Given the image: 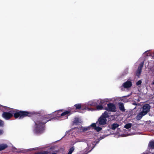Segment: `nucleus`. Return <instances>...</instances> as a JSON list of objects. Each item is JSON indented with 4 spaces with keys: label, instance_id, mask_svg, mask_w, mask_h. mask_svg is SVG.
<instances>
[{
    "label": "nucleus",
    "instance_id": "f257e3e1",
    "mask_svg": "<svg viewBox=\"0 0 154 154\" xmlns=\"http://www.w3.org/2000/svg\"><path fill=\"white\" fill-rule=\"evenodd\" d=\"M50 115H45L43 116H39L38 117L34 118L33 120L34 122L35 127L34 131L35 133L41 134L44 132L45 130V124L49 121L51 120L52 118H50Z\"/></svg>",
    "mask_w": 154,
    "mask_h": 154
},
{
    "label": "nucleus",
    "instance_id": "f03ea898",
    "mask_svg": "<svg viewBox=\"0 0 154 154\" xmlns=\"http://www.w3.org/2000/svg\"><path fill=\"white\" fill-rule=\"evenodd\" d=\"M13 114L9 112H4L2 114V116L4 119L8 120L13 116V114L15 119H21L26 116H32L35 114L34 112L26 111H19L17 109L13 111Z\"/></svg>",
    "mask_w": 154,
    "mask_h": 154
},
{
    "label": "nucleus",
    "instance_id": "7ed1b4c3",
    "mask_svg": "<svg viewBox=\"0 0 154 154\" xmlns=\"http://www.w3.org/2000/svg\"><path fill=\"white\" fill-rule=\"evenodd\" d=\"M107 107L104 108V109L106 110L109 111L115 112L116 111V107L115 105L112 103H109L107 104Z\"/></svg>",
    "mask_w": 154,
    "mask_h": 154
},
{
    "label": "nucleus",
    "instance_id": "20e7f679",
    "mask_svg": "<svg viewBox=\"0 0 154 154\" xmlns=\"http://www.w3.org/2000/svg\"><path fill=\"white\" fill-rule=\"evenodd\" d=\"M150 106L149 104H145L143 106V110L142 111L144 114H146L149 111Z\"/></svg>",
    "mask_w": 154,
    "mask_h": 154
},
{
    "label": "nucleus",
    "instance_id": "39448f33",
    "mask_svg": "<svg viewBox=\"0 0 154 154\" xmlns=\"http://www.w3.org/2000/svg\"><path fill=\"white\" fill-rule=\"evenodd\" d=\"M143 64L144 63L142 62L139 65L136 73V75L137 76H139L141 74Z\"/></svg>",
    "mask_w": 154,
    "mask_h": 154
},
{
    "label": "nucleus",
    "instance_id": "423d86ee",
    "mask_svg": "<svg viewBox=\"0 0 154 154\" xmlns=\"http://www.w3.org/2000/svg\"><path fill=\"white\" fill-rule=\"evenodd\" d=\"M101 116L99 118L98 122L100 125H104L106 124L107 119Z\"/></svg>",
    "mask_w": 154,
    "mask_h": 154
},
{
    "label": "nucleus",
    "instance_id": "0eeeda50",
    "mask_svg": "<svg viewBox=\"0 0 154 154\" xmlns=\"http://www.w3.org/2000/svg\"><path fill=\"white\" fill-rule=\"evenodd\" d=\"M132 85V83L130 81H127L124 83L123 86L125 88H128Z\"/></svg>",
    "mask_w": 154,
    "mask_h": 154
},
{
    "label": "nucleus",
    "instance_id": "6e6552de",
    "mask_svg": "<svg viewBox=\"0 0 154 154\" xmlns=\"http://www.w3.org/2000/svg\"><path fill=\"white\" fill-rule=\"evenodd\" d=\"M97 102L99 104H101L103 106V108H105V106L107 104V102L104 100H97Z\"/></svg>",
    "mask_w": 154,
    "mask_h": 154
},
{
    "label": "nucleus",
    "instance_id": "1a4fd4ad",
    "mask_svg": "<svg viewBox=\"0 0 154 154\" xmlns=\"http://www.w3.org/2000/svg\"><path fill=\"white\" fill-rule=\"evenodd\" d=\"M144 114L142 111L139 113L136 116V119L138 120H139L142 118L143 116H145Z\"/></svg>",
    "mask_w": 154,
    "mask_h": 154
},
{
    "label": "nucleus",
    "instance_id": "9d476101",
    "mask_svg": "<svg viewBox=\"0 0 154 154\" xmlns=\"http://www.w3.org/2000/svg\"><path fill=\"white\" fill-rule=\"evenodd\" d=\"M72 109H69L68 111H66L60 114H59V115H60V116H66L72 112Z\"/></svg>",
    "mask_w": 154,
    "mask_h": 154
},
{
    "label": "nucleus",
    "instance_id": "9b49d317",
    "mask_svg": "<svg viewBox=\"0 0 154 154\" xmlns=\"http://www.w3.org/2000/svg\"><path fill=\"white\" fill-rule=\"evenodd\" d=\"M119 106L120 110L122 112H124L125 111L124 108V105L123 103H120L119 104Z\"/></svg>",
    "mask_w": 154,
    "mask_h": 154
},
{
    "label": "nucleus",
    "instance_id": "f8f14e48",
    "mask_svg": "<svg viewBox=\"0 0 154 154\" xmlns=\"http://www.w3.org/2000/svg\"><path fill=\"white\" fill-rule=\"evenodd\" d=\"M119 126V124L117 123H114L112 125H111V128L113 130H114L116 128H117Z\"/></svg>",
    "mask_w": 154,
    "mask_h": 154
},
{
    "label": "nucleus",
    "instance_id": "ddd939ff",
    "mask_svg": "<svg viewBox=\"0 0 154 154\" xmlns=\"http://www.w3.org/2000/svg\"><path fill=\"white\" fill-rule=\"evenodd\" d=\"M8 147L6 144H2L0 145V151L3 150Z\"/></svg>",
    "mask_w": 154,
    "mask_h": 154
},
{
    "label": "nucleus",
    "instance_id": "4468645a",
    "mask_svg": "<svg viewBox=\"0 0 154 154\" xmlns=\"http://www.w3.org/2000/svg\"><path fill=\"white\" fill-rule=\"evenodd\" d=\"M148 146L151 149H154V141H151L149 142Z\"/></svg>",
    "mask_w": 154,
    "mask_h": 154
},
{
    "label": "nucleus",
    "instance_id": "2eb2a0df",
    "mask_svg": "<svg viewBox=\"0 0 154 154\" xmlns=\"http://www.w3.org/2000/svg\"><path fill=\"white\" fill-rule=\"evenodd\" d=\"M76 109H80L81 108V105L80 103H77L74 105Z\"/></svg>",
    "mask_w": 154,
    "mask_h": 154
},
{
    "label": "nucleus",
    "instance_id": "dca6fc26",
    "mask_svg": "<svg viewBox=\"0 0 154 154\" xmlns=\"http://www.w3.org/2000/svg\"><path fill=\"white\" fill-rule=\"evenodd\" d=\"M99 105H98L96 106V108L98 110H101L103 109H104L103 108V106L101 104H99Z\"/></svg>",
    "mask_w": 154,
    "mask_h": 154
},
{
    "label": "nucleus",
    "instance_id": "f3484780",
    "mask_svg": "<svg viewBox=\"0 0 154 154\" xmlns=\"http://www.w3.org/2000/svg\"><path fill=\"white\" fill-rule=\"evenodd\" d=\"M101 116H103V117L105 118L106 119V118H108L109 117L108 112L105 111L104 113H103Z\"/></svg>",
    "mask_w": 154,
    "mask_h": 154
},
{
    "label": "nucleus",
    "instance_id": "a211bd4d",
    "mask_svg": "<svg viewBox=\"0 0 154 154\" xmlns=\"http://www.w3.org/2000/svg\"><path fill=\"white\" fill-rule=\"evenodd\" d=\"M132 124L131 123H128L126 124L125 126L124 127L127 129L131 128V127Z\"/></svg>",
    "mask_w": 154,
    "mask_h": 154
},
{
    "label": "nucleus",
    "instance_id": "6ab92c4d",
    "mask_svg": "<svg viewBox=\"0 0 154 154\" xmlns=\"http://www.w3.org/2000/svg\"><path fill=\"white\" fill-rule=\"evenodd\" d=\"M73 122L76 125H78L80 123V122L79 121V119L78 118H75L73 121Z\"/></svg>",
    "mask_w": 154,
    "mask_h": 154
},
{
    "label": "nucleus",
    "instance_id": "aec40b11",
    "mask_svg": "<svg viewBox=\"0 0 154 154\" xmlns=\"http://www.w3.org/2000/svg\"><path fill=\"white\" fill-rule=\"evenodd\" d=\"M74 147H72L69 149V151L68 152V154H72V153L74 151Z\"/></svg>",
    "mask_w": 154,
    "mask_h": 154
},
{
    "label": "nucleus",
    "instance_id": "412c9836",
    "mask_svg": "<svg viewBox=\"0 0 154 154\" xmlns=\"http://www.w3.org/2000/svg\"><path fill=\"white\" fill-rule=\"evenodd\" d=\"M102 129V128L99 127H96L95 128V130H96L97 131L99 132Z\"/></svg>",
    "mask_w": 154,
    "mask_h": 154
},
{
    "label": "nucleus",
    "instance_id": "4be33fe9",
    "mask_svg": "<svg viewBox=\"0 0 154 154\" xmlns=\"http://www.w3.org/2000/svg\"><path fill=\"white\" fill-rule=\"evenodd\" d=\"M90 129V126H89L87 127H84L82 129V130L83 131H87V130H89Z\"/></svg>",
    "mask_w": 154,
    "mask_h": 154
},
{
    "label": "nucleus",
    "instance_id": "5701e85b",
    "mask_svg": "<svg viewBox=\"0 0 154 154\" xmlns=\"http://www.w3.org/2000/svg\"><path fill=\"white\" fill-rule=\"evenodd\" d=\"M4 122L0 119V127H3L4 125Z\"/></svg>",
    "mask_w": 154,
    "mask_h": 154
},
{
    "label": "nucleus",
    "instance_id": "b1692460",
    "mask_svg": "<svg viewBox=\"0 0 154 154\" xmlns=\"http://www.w3.org/2000/svg\"><path fill=\"white\" fill-rule=\"evenodd\" d=\"M90 128L91 127H92L94 128L95 129V128L97 127L95 123H93L90 126H89Z\"/></svg>",
    "mask_w": 154,
    "mask_h": 154
},
{
    "label": "nucleus",
    "instance_id": "393cba45",
    "mask_svg": "<svg viewBox=\"0 0 154 154\" xmlns=\"http://www.w3.org/2000/svg\"><path fill=\"white\" fill-rule=\"evenodd\" d=\"M48 152L47 151H44L43 152H38L37 153V154H48Z\"/></svg>",
    "mask_w": 154,
    "mask_h": 154
},
{
    "label": "nucleus",
    "instance_id": "a878e982",
    "mask_svg": "<svg viewBox=\"0 0 154 154\" xmlns=\"http://www.w3.org/2000/svg\"><path fill=\"white\" fill-rule=\"evenodd\" d=\"M142 83V82L141 80H139L136 83V85H140Z\"/></svg>",
    "mask_w": 154,
    "mask_h": 154
},
{
    "label": "nucleus",
    "instance_id": "bb28decb",
    "mask_svg": "<svg viewBox=\"0 0 154 154\" xmlns=\"http://www.w3.org/2000/svg\"><path fill=\"white\" fill-rule=\"evenodd\" d=\"M91 149L88 151H87L88 149L85 151V152L83 154H87L89 152H90Z\"/></svg>",
    "mask_w": 154,
    "mask_h": 154
},
{
    "label": "nucleus",
    "instance_id": "cd10ccee",
    "mask_svg": "<svg viewBox=\"0 0 154 154\" xmlns=\"http://www.w3.org/2000/svg\"><path fill=\"white\" fill-rule=\"evenodd\" d=\"M3 132V131L2 130H0V135H2Z\"/></svg>",
    "mask_w": 154,
    "mask_h": 154
},
{
    "label": "nucleus",
    "instance_id": "c85d7f7f",
    "mask_svg": "<svg viewBox=\"0 0 154 154\" xmlns=\"http://www.w3.org/2000/svg\"><path fill=\"white\" fill-rule=\"evenodd\" d=\"M133 104L134 105H136V103H133Z\"/></svg>",
    "mask_w": 154,
    "mask_h": 154
},
{
    "label": "nucleus",
    "instance_id": "c756f323",
    "mask_svg": "<svg viewBox=\"0 0 154 154\" xmlns=\"http://www.w3.org/2000/svg\"><path fill=\"white\" fill-rule=\"evenodd\" d=\"M52 154H57L56 153H52Z\"/></svg>",
    "mask_w": 154,
    "mask_h": 154
}]
</instances>
